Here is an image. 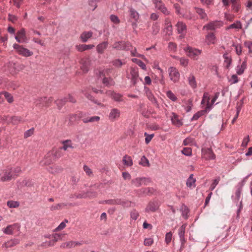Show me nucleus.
Wrapping results in <instances>:
<instances>
[{"instance_id": "f257e3e1", "label": "nucleus", "mask_w": 252, "mask_h": 252, "mask_svg": "<svg viewBox=\"0 0 252 252\" xmlns=\"http://www.w3.org/2000/svg\"><path fill=\"white\" fill-rule=\"evenodd\" d=\"M184 50L188 57L194 60L198 59V56L202 52L201 50L190 46L187 47L184 49Z\"/></svg>"}, {"instance_id": "f03ea898", "label": "nucleus", "mask_w": 252, "mask_h": 252, "mask_svg": "<svg viewBox=\"0 0 252 252\" xmlns=\"http://www.w3.org/2000/svg\"><path fill=\"white\" fill-rule=\"evenodd\" d=\"M13 47L19 55L23 57H28L31 56L33 54V52L32 51L18 44H14Z\"/></svg>"}, {"instance_id": "7ed1b4c3", "label": "nucleus", "mask_w": 252, "mask_h": 252, "mask_svg": "<svg viewBox=\"0 0 252 252\" xmlns=\"http://www.w3.org/2000/svg\"><path fill=\"white\" fill-rule=\"evenodd\" d=\"M78 118L81 119L84 123H94L100 120L99 116H87L86 113H80L78 114Z\"/></svg>"}, {"instance_id": "20e7f679", "label": "nucleus", "mask_w": 252, "mask_h": 252, "mask_svg": "<svg viewBox=\"0 0 252 252\" xmlns=\"http://www.w3.org/2000/svg\"><path fill=\"white\" fill-rule=\"evenodd\" d=\"M20 228V224L18 223H15L7 225L5 228H3L2 231L5 234L11 235L13 234L14 230H17V231H19Z\"/></svg>"}, {"instance_id": "39448f33", "label": "nucleus", "mask_w": 252, "mask_h": 252, "mask_svg": "<svg viewBox=\"0 0 252 252\" xmlns=\"http://www.w3.org/2000/svg\"><path fill=\"white\" fill-rule=\"evenodd\" d=\"M13 170L7 168L0 173V180L3 182L9 181L13 177Z\"/></svg>"}, {"instance_id": "423d86ee", "label": "nucleus", "mask_w": 252, "mask_h": 252, "mask_svg": "<svg viewBox=\"0 0 252 252\" xmlns=\"http://www.w3.org/2000/svg\"><path fill=\"white\" fill-rule=\"evenodd\" d=\"M138 69L137 67H131L130 70V81L133 85H135L138 82L139 80L141 79L139 77Z\"/></svg>"}, {"instance_id": "0eeeda50", "label": "nucleus", "mask_w": 252, "mask_h": 252, "mask_svg": "<svg viewBox=\"0 0 252 252\" xmlns=\"http://www.w3.org/2000/svg\"><path fill=\"white\" fill-rule=\"evenodd\" d=\"M169 76L171 81L176 83L180 79V73L178 69L174 67H170L168 69Z\"/></svg>"}, {"instance_id": "6e6552de", "label": "nucleus", "mask_w": 252, "mask_h": 252, "mask_svg": "<svg viewBox=\"0 0 252 252\" xmlns=\"http://www.w3.org/2000/svg\"><path fill=\"white\" fill-rule=\"evenodd\" d=\"M153 2L155 4V7L159 10L162 13L166 15L170 14L169 11L165 7V4L160 0H153Z\"/></svg>"}, {"instance_id": "1a4fd4ad", "label": "nucleus", "mask_w": 252, "mask_h": 252, "mask_svg": "<svg viewBox=\"0 0 252 252\" xmlns=\"http://www.w3.org/2000/svg\"><path fill=\"white\" fill-rule=\"evenodd\" d=\"M120 110L117 108H113L110 110L108 117L110 121L114 122L117 120L120 117Z\"/></svg>"}, {"instance_id": "9d476101", "label": "nucleus", "mask_w": 252, "mask_h": 252, "mask_svg": "<svg viewBox=\"0 0 252 252\" xmlns=\"http://www.w3.org/2000/svg\"><path fill=\"white\" fill-rule=\"evenodd\" d=\"M202 154L203 158L206 160H212L216 158L215 154L210 148H202Z\"/></svg>"}, {"instance_id": "9b49d317", "label": "nucleus", "mask_w": 252, "mask_h": 252, "mask_svg": "<svg viewBox=\"0 0 252 252\" xmlns=\"http://www.w3.org/2000/svg\"><path fill=\"white\" fill-rule=\"evenodd\" d=\"M97 195V193L96 192H88L87 194H82V193H75L71 194L69 195V199H77V198H85L86 197H94Z\"/></svg>"}, {"instance_id": "f8f14e48", "label": "nucleus", "mask_w": 252, "mask_h": 252, "mask_svg": "<svg viewBox=\"0 0 252 252\" xmlns=\"http://www.w3.org/2000/svg\"><path fill=\"white\" fill-rule=\"evenodd\" d=\"M159 206V204L158 201H151L145 208V212L148 213L156 212L158 210Z\"/></svg>"}, {"instance_id": "ddd939ff", "label": "nucleus", "mask_w": 252, "mask_h": 252, "mask_svg": "<svg viewBox=\"0 0 252 252\" xmlns=\"http://www.w3.org/2000/svg\"><path fill=\"white\" fill-rule=\"evenodd\" d=\"M56 159L53 157L52 151L49 152L45 156L44 159L40 162L42 165H49L54 161Z\"/></svg>"}, {"instance_id": "4468645a", "label": "nucleus", "mask_w": 252, "mask_h": 252, "mask_svg": "<svg viewBox=\"0 0 252 252\" xmlns=\"http://www.w3.org/2000/svg\"><path fill=\"white\" fill-rule=\"evenodd\" d=\"M210 95L208 92H204L201 101V104L203 105L205 104V107H209L210 110L212 109V104H211Z\"/></svg>"}, {"instance_id": "2eb2a0df", "label": "nucleus", "mask_w": 252, "mask_h": 252, "mask_svg": "<svg viewBox=\"0 0 252 252\" xmlns=\"http://www.w3.org/2000/svg\"><path fill=\"white\" fill-rule=\"evenodd\" d=\"M145 94L148 99L156 107H159V104L157 101V99L154 96L152 91L147 88H145Z\"/></svg>"}, {"instance_id": "dca6fc26", "label": "nucleus", "mask_w": 252, "mask_h": 252, "mask_svg": "<svg viewBox=\"0 0 252 252\" xmlns=\"http://www.w3.org/2000/svg\"><path fill=\"white\" fill-rule=\"evenodd\" d=\"M73 204L71 203L63 202L56 205H53L50 207L51 211H56L67 208L68 206H72Z\"/></svg>"}, {"instance_id": "f3484780", "label": "nucleus", "mask_w": 252, "mask_h": 252, "mask_svg": "<svg viewBox=\"0 0 252 252\" xmlns=\"http://www.w3.org/2000/svg\"><path fill=\"white\" fill-rule=\"evenodd\" d=\"M20 243V240L17 238L11 239L4 242L2 245V247L7 249L16 246Z\"/></svg>"}, {"instance_id": "a211bd4d", "label": "nucleus", "mask_w": 252, "mask_h": 252, "mask_svg": "<svg viewBox=\"0 0 252 252\" xmlns=\"http://www.w3.org/2000/svg\"><path fill=\"white\" fill-rule=\"evenodd\" d=\"M220 27V24L218 21L211 22L204 25L203 30L207 31H214Z\"/></svg>"}, {"instance_id": "6ab92c4d", "label": "nucleus", "mask_w": 252, "mask_h": 252, "mask_svg": "<svg viewBox=\"0 0 252 252\" xmlns=\"http://www.w3.org/2000/svg\"><path fill=\"white\" fill-rule=\"evenodd\" d=\"M81 68L85 72H87L90 68L91 61L88 58H85L81 60Z\"/></svg>"}, {"instance_id": "aec40b11", "label": "nucleus", "mask_w": 252, "mask_h": 252, "mask_svg": "<svg viewBox=\"0 0 252 252\" xmlns=\"http://www.w3.org/2000/svg\"><path fill=\"white\" fill-rule=\"evenodd\" d=\"M47 97H37L35 99L34 103L35 105L39 107H42L44 106H48L47 102Z\"/></svg>"}, {"instance_id": "412c9836", "label": "nucleus", "mask_w": 252, "mask_h": 252, "mask_svg": "<svg viewBox=\"0 0 252 252\" xmlns=\"http://www.w3.org/2000/svg\"><path fill=\"white\" fill-rule=\"evenodd\" d=\"M103 203L106 204H110V205H125L126 202L122 200L121 199H109L107 200H105L103 201Z\"/></svg>"}, {"instance_id": "4be33fe9", "label": "nucleus", "mask_w": 252, "mask_h": 252, "mask_svg": "<svg viewBox=\"0 0 252 252\" xmlns=\"http://www.w3.org/2000/svg\"><path fill=\"white\" fill-rule=\"evenodd\" d=\"M107 95L111 96L112 98L115 101L120 102L122 101V96L120 94L116 93L111 91H108L106 92Z\"/></svg>"}, {"instance_id": "5701e85b", "label": "nucleus", "mask_w": 252, "mask_h": 252, "mask_svg": "<svg viewBox=\"0 0 252 252\" xmlns=\"http://www.w3.org/2000/svg\"><path fill=\"white\" fill-rule=\"evenodd\" d=\"M108 45L107 41H103L96 46V51L99 54H103L104 50L107 48Z\"/></svg>"}, {"instance_id": "b1692460", "label": "nucleus", "mask_w": 252, "mask_h": 252, "mask_svg": "<svg viewBox=\"0 0 252 252\" xmlns=\"http://www.w3.org/2000/svg\"><path fill=\"white\" fill-rule=\"evenodd\" d=\"M177 30L178 33L184 34L187 29L186 25L182 22L179 21L176 25Z\"/></svg>"}, {"instance_id": "393cba45", "label": "nucleus", "mask_w": 252, "mask_h": 252, "mask_svg": "<svg viewBox=\"0 0 252 252\" xmlns=\"http://www.w3.org/2000/svg\"><path fill=\"white\" fill-rule=\"evenodd\" d=\"M165 24L166 25L165 28H164V32H166V34L170 35L172 34V26L169 21V20L167 18L165 20Z\"/></svg>"}, {"instance_id": "a878e982", "label": "nucleus", "mask_w": 252, "mask_h": 252, "mask_svg": "<svg viewBox=\"0 0 252 252\" xmlns=\"http://www.w3.org/2000/svg\"><path fill=\"white\" fill-rule=\"evenodd\" d=\"M94 47V45L93 44H89V45H85V44H81L76 45L75 46L76 49L77 51L79 52H82L84 51H86L87 50L93 49Z\"/></svg>"}, {"instance_id": "bb28decb", "label": "nucleus", "mask_w": 252, "mask_h": 252, "mask_svg": "<svg viewBox=\"0 0 252 252\" xmlns=\"http://www.w3.org/2000/svg\"><path fill=\"white\" fill-rule=\"evenodd\" d=\"M171 121L173 124L174 125L180 126L183 125L182 121L178 118V116L175 113H172V116L171 117Z\"/></svg>"}, {"instance_id": "cd10ccee", "label": "nucleus", "mask_w": 252, "mask_h": 252, "mask_svg": "<svg viewBox=\"0 0 252 252\" xmlns=\"http://www.w3.org/2000/svg\"><path fill=\"white\" fill-rule=\"evenodd\" d=\"M206 41L207 44H215L216 37L214 33L210 32L206 35Z\"/></svg>"}, {"instance_id": "c85d7f7f", "label": "nucleus", "mask_w": 252, "mask_h": 252, "mask_svg": "<svg viewBox=\"0 0 252 252\" xmlns=\"http://www.w3.org/2000/svg\"><path fill=\"white\" fill-rule=\"evenodd\" d=\"M93 35V32L91 31L84 32L80 35V39L83 42H86Z\"/></svg>"}, {"instance_id": "c756f323", "label": "nucleus", "mask_w": 252, "mask_h": 252, "mask_svg": "<svg viewBox=\"0 0 252 252\" xmlns=\"http://www.w3.org/2000/svg\"><path fill=\"white\" fill-rule=\"evenodd\" d=\"M188 80L189 82V86L192 88V89H195L197 87V84L195 80V78L194 76L192 74L190 73L188 78Z\"/></svg>"}, {"instance_id": "7c9ffc66", "label": "nucleus", "mask_w": 252, "mask_h": 252, "mask_svg": "<svg viewBox=\"0 0 252 252\" xmlns=\"http://www.w3.org/2000/svg\"><path fill=\"white\" fill-rule=\"evenodd\" d=\"M247 68V62L244 61L240 65H238L236 67V72L238 75H242L246 68Z\"/></svg>"}, {"instance_id": "2f4dec72", "label": "nucleus", "mask_w": 252, "mask_h": 252, "mask_svg": "<svg viewBox=\"0 0 252 252\" xmlns=\"http://www.w3.org/2000/svg\"><path fill=\"white\" fill-rule=\"evenodd\" d=\"M223 57L224 59V65L227 68H228L232 63V59L230 57L228 56L227 53H225L223 55Z\"/></svg>"}, {"instance_id": "473e14b6", "label": "nucleus", "mask_w": 252, "mask_h": 252, "mask_svg": "<svg viewBox=\"0 0 252 252\" xmlns=\"http://www.w3.org/2000/svg\"><path fill=\"white\" fill-rule=\"evenodd\" d=\"M195 11L199 15L200 18L202 19H207V16L204 9L201 8L195 7Z\"/></svg>"}, {"instance_id": "72a5a7b5", "label": "nucleus", "mask_w": 252, "mask_h": 252, "mask_svg": "<svg viewBox=\"0 0 252 252\" xmlns=\"http://www.w3.org/2000/svg\"><path fill=\"white\" fill-rule=\"evenodd\" d=\"M123 163L127 166H131L133 164L132 160L130 156L125 155L123 158Z\"/></svg>"}, {"instance_id": "f704fd0d", "label": "nucleus", "mask_w": 252, "mask_h": 252, "mask_svg": "<svg viewBox=\"0 0 252 252\" xmlns=\"http://www.w3.org/2000/svg\"><path fill=\"white\" fill-rule=\"evenodd\" d=\"M160 30L159 24L157 22H154L152 26V33L154 35L157 34Z\"/></svg>"}, {"instance_id": "c9c22d12", "label": "nucleus", "mask_w": 252, "mask_h": 252, "mask_svg": "<svg viewBox=\"0 0 252 252\" xmlns=\"http://www.w3.org/2000/svg\"><path fill=\"white\" fill-rule=\"evenodd\" d=\"M8 123H11L13 125H17L21 121V118L18 116H13L11 117H8L6 119Z\"/></svg>"}, {"instance_id": "e433bc0d", "label": "nucleus", "mask_w": 252, "mask_h": 252, "mask_svg": "<svg viewBox=\"0 0 252 252\" xmlns=\"http://www.w3.org/2000/svg\"><path fill=\"white\" fill-rule=\"evenodd\" d=\"M129 14L130 17L134 20L136 22L138 21L139 18V14L135 9L133 8H130L129 10Z\"/></svg>"}, {"instance_id": "4c0bfd02", "label": "nucleus", "mask_w": 252, "mask_h": 252, "mask_svg": "<svg viewBox=\"0 0 252 252\" xmlns=\"http://www.w3.org/2000/svg\"><path fill=\"white\" fill-rule=\"evenodd\" d=\"M62 143L63 144V146L61 148V149H62V150H63L65 151L69 148H73L71 141L70 140H66L63 141L62 142Z\"/></svg>"}, {"instance_id": "58836bf2", "label": "nucleus", "mask_w": 252, "mask_h": 252, "mask_svg": "<svg viewBox=\"0 0 252 252\" xmlns=\"http://www.w3.org/2000/svg\"><path fill=\"white\" fill-rule=\"evenodd\" d=\"M78 118V114H71L68 117V125L72 126L74 124L75 121Z\"/></svg>"}, {"instance_id": "ea45409f", "label": "nucleus", "mask_w": 252, "mask_h": 252, "mask_svg": "<svg viewBox=\"0 0 252 252\" xmlns=\"http://www.w3.org/2000/svg\"><path fill=\"white\" fill-rule=\"evenodd\" d=\"M124 44V41L116 42L113 44L112 47H113V48L115 49L118 50H123Z\"/></svg>"}, {"instance_id": "a19ab883", "label": "nucleus", "mask_w": 252, "mask_h": 252, "mask_svg": "<svg viewBox=\"0 0 252 252\" xmlns=\"http://www.w3.org/2000/svg\"><path fill=\"white\" fill-rule=\"evenodd\" d=\"M195 179L193 178V174H191L189 178L188 179L186 183L187 186L188 187H191L192 186H195Z\"/></svg>"}, {"instance_id": "79ce46f5", "label": "nucleus", "mask_w": 252, "mask_h": 252, "mask_svg": "<svg viewBox=\"0 0 252 252\" xmlns=\"http://www.w3.org/2000/svg\"><path fill=\"white\" fill-rule=\"evenodd\" d=\"M131 184L135 187H139L142 186L141 178L137 177L131 180Z\"/></svg>"}, {"instance_id": "37998d69", "label": "nucleus", "mask_w": 252, "mask_h": 252, "mask_svg": "<svg viewBox=\"0 0 252 252\" xmlns=\"http://www.w3.org/2000/svg\"><path fill=\"white\" fill-rule=\"evenodd\" d=\"M138 191L140 192V193H143L146 195H150L153 193L154 191V189L152 188H144L141 189Z\"/></svg>"}, {"instance_id": "c03bdc74", "label": "nucleus", "mask_w": 252, "mask_h": 252, "mask_svg": "<svg viewBox=\"0 0 252 252\" xmlns=\"http://www.w3.org/2000/svg\"><path fill=\"white\" fill-rule=\"evenodd\" d=\"M174 7L176 9V12L178 14L181 15L183 17L185 18L186 19H191V16H189L188 15H184L181 13V12L180 11V7L178 4H177V3L175 4Z\"/></svg>"}, {"instance_id": "a18cd8bd", "label": "nucleus", "mask_w": 252, "mask_h": 252, "mask_svg": "<svg viewBox=\"0 0 252 252\" xmlns=\"http://www.w3.org/2000/svg\"><path fill=\"white\" fill-rule=\"evenodd\" d=\"M232 10L235 12H238L241 9V3L240 1L231 3Z\"/></svg>"}, {"instance_id": "49530a36", "label": "nucleus", "mask_w": 252, "mask_h": 252, "mask_svg": "<svg viewBox=\"0 0 252 252\" xmlns=\"http://www.w3.org/2000/svg\"><path fill=\"white\" fill-rule=\"evenodd\" d=\"M180 61V64L184 67H186L189 63V60L185 58L174 57Z\"/></svg>"}, {"instance_id": "de8ad7c7", "label": "nucleus", "mask_w": 252, "mask_h": 252, "mask_svg": "<svg viewBox=\"0 0 252 252\" xmlns=\"http://www.w3.org/2000/svg\"><path fill=\"white\" fill-rule=\"evenodd\" d=\"M181 211L182 212V216L186 219H187L188 215L189 212L187 206L185 205H182L181 208Z\"/></svg>"}, {"instance_id": "09e8293b", "label": "nucleus", "mask_w": 252, "mask_h": 252, "mask_svg": "<svg viewBox=\"0 0 252 252\" xmlns=\"http://www.w3.org/2000/svg\"><path fill=\"white\" fill-rule=\"evenodd\" d=\"M194 140L193 138L189 137L184 139L183 144L184 145H192L194 144Z\"/></svg>"}, {"instance_id": "8fccbe9b", "label": "nucleus", "mask_w": 252, "mask_h": 252, "mask_svg": "<svg viewBox=\"0 0 252 252\" xmlns=\"http://www.w3.org/2000/svg\"><path fill=\"white\" fill-rule=\"evenodd\" d=\"M62 149H57V150H52V154L53 155V157H54L55 159L56 160L58 158H59L62 156L61 153Z\"/></svg>"}, {"instance_id": "3c124183", "label": "nucleus", "mask_w": 252, "mask_h": 252, "mask_svg": "<svg viewBox=\"0 0 252 252\" xmlns=\"http://www.w3.org/2000/svg\"><path fill=\"white\" fill-rule=\"evenodd\" d=\"M139 164L143 166H150V164L148 159L144 156L141 158L140 161L139 162Z\"/></svg>"}, {"instance_id": "603ef678", "label": "nucleus", "mask_w": 252, "mask_h": 252, "mask_svg": "<svg viewBox=\"0 0 252 252\" xmlns=\"http://www.w3.org/2000/svg\"><path fill=\"white\" fill-rule=\"evenodd\" d=\"M7 205L10 208H15L19 206V203L17 201L10 200L7 202Z\"/></svg>"}, {"instance_id": "864d4df0", "label": "nucleus", "mask_w": 252, "mask_h": 252, "mask_svg": "<svg viewBox=\"0 0 252 252\" xmlns=\"http://www.w3.org/2000/svg\"><path fill=\"white\" fill-rule=\"evenodd\" d=\"M242 28V24L241 22L237 21L236 23L231 24L228 29H240Z\"/></svg>"}, {"instance_id": "5fc2aeb1", "label": "nucleus", "mask_w": 252, "mask_h": 252, "mask_svg": "<svg viewBox=\"0 0 252 252\" xmlns=\"http://www.w3.org/2000/svg\"><path fill=\"white\" fill-rule=\"evenodd\" d=\"M103 83L107 86H111L114 84L113 80L110 78L104 77L103 79Z\"/></svg>"}, {"instance_id": "6e6d98bb", "label": "nucleus", "mask_w": 252, "mask_h": 252, "mask_svg": "<svg viewBox=\"0 0 252 252\" xmlns=\"http://www.w3.org/2000/svg\"><path fill=\"white\" fill-rule=\"evenodd\" d=\"M241 192H242V187L239 188L235 192V201L238 202L241 198Z\"/></svg>"}, {"instance_id": "4d7b16f0", "label": "nucleus", "mask_w": 252, "mask_h": 252, "mask_svg": "<svg viewBox=\"0 0 252 252\" xmlns=\"http://www.w3.org/2000/svg\"><path fill=\"white\" fill-rule=\"evenodd\" d=\"M1 94H2L4 95V96L5 97V98L7 99V101L9 102V103H11L13 102V97L12 96V95L9 94L7 92H2Z\"/></svg>"}, {"instance_id": "13d9d810", "label": "nucleus", "mask_w": 252, "mask_h": 252, "mask_svg": "<svg viewBox=\"0 0 252 252\" xmlns=\"http://www.w3.org/2000/svg\"><path fill=\"white\" fill-rule=\"evenodd\" d=\"M186 227V224H184L179 229L178 235L179 236V237L185 236Z\"/></svg>"}, {"instance_id": "bf43d9fd", "label": "nucleus", "mask_w": 252, "mask_h": 252, "mask_svg": "<svg viewBox=\"0 0 252 252\" xmlns=\"http://www.w3.org/2000/svg\"><path fill=\"white\" fill-rule=\"evenodd\" d=\"M66 99V98H63V99H58L56 101V103L59 109L65 104Z\"/></svg>"}, {"instance_id": "052dcab7", "label": "nucleus", "mask_w": 252, "mask_h": 252, "mask_svg": "<svg viewBox=\"0 0 252 252\" xmlns=\"http://www.w3.org/2000/svg\"><path fill=\"white\" fill-rule=\"evenodd\" d=\"M211 110H210L208 107H204V108L203 110L197 112V113L200 117L204 115L205 114L208 113Z\"/></svg>"}, {"instance_id": "680f3d73", "label": "nucleus", "mask_w": 252, "mask_h": 252, "mask_svg": "<svg viewBox=\"0 0 252 252\" xmlns=\"http://www.w3.org/2000/svg\"><path fill=\"white\" fill-rule=\"evenodd\" d=\"M110 19L111 22L115 24H118L120 22L118 17L115 15H111L110 16Z\"/></svg>"}, {"instance_id": "e2e57ef3", "label": "nucleus", "mask_w": 252, "mask_h": 252, "mask_svg": "<svg viewBox=\"0 0 252 252\" xmlns=\"http://www.w3.org/2000/svg\"><path fill=\"white\" fill-rule=\"evenodd\" d=\"M182 153L185 156H190L191 155L192 150L190 148H184L182 150Z\"/></svg>"}, {"instance_id": "0e129e2a", "label": "nucleus", "mask_w": 252, "mask_h": 252, "mask_svg": "<svg viewBox=\"0 0 252 252\" xmlns=\"http://www.w3.org/2000/svg\"><path fill=\"white\" fill-rule=\"evenodd\" d=\"M172 238V233L171 232H168L165 235V242L168 245L169 244Z\"/></svg>"}, {"instance_id": "69168bd1", "label": "nucleus", "mask_w": 252, "mask_h": 252, "mask_svg": "<svg viewBox=\"0 0 252 252\" xmlns=\"http://www.w3.org/2000/svg\"><path fill=\"white\" fill-rule=\"evenodd\" d=\"M167 97L173 101H175L177 100V97L171 91H169L166 93Z\"/></svg>"}, {"instance_id": "338daca9", "label": "nucleus", "mask_w": 252, "mask_h": 252, "mask_svg": "<svg viewBox=\"0 0 252 252\" xmlns=\"http://www.w3.org/2000/svg\"><path fill=\"white\" fill-rule=\"evenodd\" d=\"M17 36H19L20 38L24 40L26 38L25 36V30L24 29H22L19 30L17 33Z\"/></svg>"}, {"instance_id": "774afa93", "label": "nucleus", "mask_w": 252, "mask_h": 252, "mask_svg": "<svg viewBox=\"0 0 252 252\" xmlns=\"http://www.w3.org/2000/svg\"><path fill=\"white\" fill-rule=\"evenodd\" d=\"M139 216V213L135 210L130 212V217L133 220H136Z\"/></svg>"}]
</instances>
